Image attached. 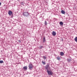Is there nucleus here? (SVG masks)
<instances>
[{"label":"nucleus","mask_w":77,"mask_h":77,"mask_svg":"<svg viewBox=\"0 0 77 77\" xmlns=\"http://www.w3.org/2000/svg\"><path fill=\"white\" fill-rule=\"evenodd\" d=\"M29 69V70H32L33 68V65L32 64V63H29L28 65Z\"/></svg>","instance_id":"obj_1"},{"label":"nucleus","mask_w":77,"mask_h":77,"mask_svg":"<svg viewBox=\"0 0 77 77\" xmlns=\"http://www.w3.org/2000/svg\"><path fill=\"white\" fill-rule=\"evenodd\" d=\"M47 72L49 75H53V72L51 71L48 70L47 71Z\"/></svg>","instance_id":"obj_2"},{"label":"nucleus","mask_w":77,"mask_h":77,"mask_svg":"<svg viewBox=\"0 0 77 77\" xmlns=\"http://www.w3.org/2000/svg\"><path fill=\"white\" fill-rule=\"evenodd\" d=\"M45 69H46L47 71H49L48 69H50V67L49 66V64H48L45 66Z\"/></svg>","instance_id":"obj_3"},{"label":"nucleus","mask_w":77,"mask_h":77,"mask_svg":"<svg viewBox=\"0 0 77 77\" xmlns=\"http://www.w3.org/2000/svg\"><path fill=\"white\" fill-rule=\"evenodd\" d=\"M23 15L24 16H25V17H28L29 15V12H25L24 13H23Z\"/></svg>","instance_id":"obj_4"},{"label":"nucleus","mask_w":77,"mask_h":77,"mask_svg":"<svg viewBox=\"0 0 77 77\" xmlns=\"http://www.w3.org/2000/svg\"><path fill=\"white\" fill-rule=\"evenodd\" d=\"M13 14V13L12 12V11H8V15H11L12 14Z\"/></svg>","instance_id":"obj_5"},{"label":"nucleus","mask_w":77,"mask_h":77,"mask_svg":"<svg viewBox=\"0 0 77 77\" xmlns=\"http://www.w3.org/2000/svg\"><path fill=\"white\" fill-rule=\"evenodd\" d=\"M23 69L24 71L27 69V66H25L23 67Z\"/></svg>","instance_id":"obj_6"},{"label":"nucleus","mask_w":77,"mask_h":77,"mask_svg":"<svg viewBox=\"0 0 77 77\" xmlns=\"http://www.w3.org/2000/svg\"><path fill=\"white\" fill-rule=\"evenodd\" d=\"M43 43H44L45 42H46V39H45V37L44 36L43 37Z\"/></svg>","instance_id":"obj_7"},{"label":"nucleus","mask_w":77,"mask_h":77,"mask_svg":"<svg viewBox=\"0 0 77 77\" xmlns=\"http://www.w3.org/2000/svg\"><path fill=\"white\" fill-rule=\"evenodd\" d=\"M60 55L61 56H63V55L64 54V53L62 52H60Z\"/></svg>","instance_id":"obj_8"},{"label":"nucleus","mask_w":77,"mask_h":77,"mask_svg":"<svg viewBox=\"0 0 77 77\" xmlns=\"http://www.w3.org/2000/svg\"><path fill=\"white\" fill-rule=\"evenodd\" d=\"M56 33L54 31H53L52 35H53V36H56Z\"/></svg>","instance_id":"obj_9"},{"label":"nucleus","mask_w":77,"mask_h":77,"mask_svg":"<svg viewBox=\"0 0 77 77\" xmlns=\"http://www.w3.org/2000/svg\"><path fill=\"white\" fill-rule=\"evenodd\" d=\"M61 14H65V12L63 10H62L61 11Z\"/></svg>","instance_id":"obj_10"},{"label":"nucleus","mask_w":77,"mask_h":77,"mask_svg":"<svg viewBox=\"0 0 77 77\" xmlns=\"http://www.w3.org/2000/svg\"><path fill=\"white\" fill-rule=\"evenodd\" d=\"M60 24L61 26H63V22L62 21L60 22Z\"/></svg>","instance_id":"obj_11"},{"label":"nucleus","mask_w":77,"mask_h":77,"mask_svg":"<svg viewBox=\"0 0 77 77\" xmlns=\"http://www.w3.org/2000/svg\"><path fill=\"white\" fill-rule=\"evenodd\" d=\"M43 58L44 60H45V59H47V57L45 56H43L42 57Z\"/></svg>","instance_id":"obj_12"},{"label":"nucleus","mask_w":77,"mask_h":77,"mask_svg":"<svg viewBox=\"0 0 77 77\" xmlns=\"http://www.w3.org/2000/svg\"><path fill=\"white\" fill-rule=\"evenodd\" d=\"M57 59L58 60H61V59L59 57H57Z\"/></svg>","instance_id":"obj_13"},{"label":"nucleus","mask_w":77,"mask_h":77,"mask_svg":"<svg viewBox=\"0 0 77 77\" xmlns=\"http://www.w3.org/2000/svg\"><path fill=\"white\" fill-rule=\"evenodd\" d=\"M74 40L75 41V42H77V37H76L74 39Z\"/></svg>","instance_id":"obj_14"},{"label":"nucleus","mask_w":77,"mask_h":77,"mask_svg":"<svg viewBox=\"0 0 77 77\" xmlns=\"http://www.w3.org/2000/svg\"><path fill=\"white\" fill-rule=\"evenodd\" d=\"M45 26H47V21H45Z\"/></svg>","instance_id":"obj_15"},{"label":"nucleus","mask_w":77,"mask_h":77,"mask_svg":"<svg viewBox=\"0 0 77 77\" xmlns=\"http://www.w3.org/2000/svg\"><path fill=\"white\" fill-rule=\"evenodd\" d=\"M42 63L43 65H45V64H46V63H45V62H44V61H42Z\"/></svg>","instance_id":"obj_16"},{"label":"nucleus","mask_w":77,"mask_h":77,"mask_svg":"<svg viewBox=\"0 0 77 77\" xmlns=\"http://www.w3.org/2000/svg\"><path fill=\"white\" fill-rule=\"evenodd\" d=\"M3 63V61L0 60V63Z\"/></svg>","instance_id":"obj_17"},{"label":"nucleus","mask_w":77,"mask_h":77,"mask_svg":"<svg viewBox=\"0 0 77 77\" xmlns=\"http://www.w3.org/2000/svg\"><path fill=\"white\" fill-rule=\"evenodd\" d=\"M68 62H71V60H69V59L68 60Z\"/></svg>","instance_id":"obj_18"},{"label":"nucleus","mask_w":77,"mask_h":77,"mask_svg":"<svg viewBox=\"0 0 77 77\" xmlns=\"http://www.w3.org/2000/svg\"><path fill=\"white\" fill-rule=\"evenodd\" d=\"M40 48H42V47H43V46H40Z\"/></svg>","instance_id":"obj_19"},{"label":"nucleus","mask_w":77,"mask_h":77,"mask_svg":"<svg viewBox=\"0 0 77 77\" xmlns=\"http://www.w3.org/2000/svg\"><path fill=\"white\" fill-rule=\"evenodd\" d=\"M18 41H19V43H21V40H18Z\"/></svg>","instance_id":"obj_20"},{"label":"nucleus","mask_w":77,"mask_h":77,"mask_svg":"<svg viewBox=\"0 0 77 77\" xmlns=\"http://www.w3.org/2000/svg\"><path fill=\"white\" fill-rule=\"evenodd\" d=\"M2 5V3H1V2H0V5Z\"/></svg>","instance_id":"obj_21"}]
</instances>
